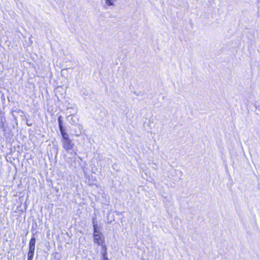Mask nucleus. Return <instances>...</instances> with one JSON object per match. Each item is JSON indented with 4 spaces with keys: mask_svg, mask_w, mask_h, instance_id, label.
Segmentation results:
<instances>
[{
    "mask_svg": "<svg viewBox=\"0 0 260 260\" xmlns=\"http://www.w3.org/2000/svg\"><path fill=\"white\" fill-rule=\"evenodd\" d=\"M139 93V95H143L144 94V93L142 92H140Z\"/></svg>",
    "mask_w": 260,
    "mask_h": 260,
    "instance_id": "a878e982",
    "label": "nucleus"
},
{
    "mask_svg": "<svg viewBox=\"0 0 260 260\" xmlns=\"http://www.w3.org/2000/svg\"><path fill=\"white\" fill-rule=\"evenodd\" d=\"M0 93H1V99L2 102L3 106V107H4L6 102V97L5 96V94L3 93L2 91H1Z\"/></svg>",
    "mask_w": 260,
    "mask_h": 260,
    "instance_id": "4468645a",
    "label": "nucleus"
},
{
    "mask_svg": "<svg viewBox=\"0 0 260 260\" xmlns=\"http://www.w3.org/2000/svg\"><path fill=\"white\" fill-rule=\"evenodd\" d=\"M54 257L57 260H59L61 258V255L59 254V253H58L57 252H55L54 253Z\"/></svg>",
    "mask_w": 260,
    "mask_h": 260,
    "instance_id": "a211bd4d",
    "label": "nucleus"
},
{
    "mask_svg": "<svg viewBox=\"0 0 260 260\" xmlns=\"http://www.w3.org/2000/svg\"><path fill=\"white\" fill-rule=\"evenodd\" d=\"M70 109H73V108H68V110H69Z\"/></svg>",
    "mask_w": 260,
    "mask_h": 260,
    "instance_id": "7c9ffc66",
    "label": "nucleus"
},
{
    "mask_svg": "<svg viewBox=\"0 0 260 260\" xmlns=\"http://www.w3.org/2000/svg\"><path fill=\"white\" fill-rule=\"evenodd\" d=\"M78 158L79 159H80L81 160H82V158H81L80 156H78Z\"/></svg>",
    "mask_w": 260,
    "mask_h": 260,
    "instance_id": "cd10ccee",
    "label": "nucleus"
},
{
    "mask_svg": "<svg viewBox=\"0 0 260 260\" xmlns=\"http://www.w3.org/2000/svg\"><path fill=\"white\" fill-rule=\"evenodd\" d=\"M116 0H106V4L108 6H114V2Z\"/></svg>",
    "mask_w": 260,
    "mask_h": 260,
    "instance_id": "2eb2a0df",
    "label": "nucleus"
},
{
    "mask_svg": "<svg viewBox=\"0 0 260 260\" xmlns=\"http://www.w3.org/2000/svg\"><path fill=\"white\" fill-rule=\"evenodd\" d=\"M114 212L116 213V214L117 215H119L121 214V213H122V212H119L118 211H115Z\"/></svg>",
    "mask_w": 260,
    "mask_h": 260,
    "instance_id": "5701e85b",
    "label": "nucleus"
},
{
    "mask_svg": "<svg viewBox=\"0 0 260 260\" xmlns=\"http://www.w3.org/2000/svg\"><path fill=\"white\" fill-rule=\"evenodd\" d=\"M100 246H101V256L100 258H108V248L106 244V243L100 245Z\"/></svg>",
    "mask_w": 260,
    "mask_h": 260,
    "instance_id": "0eeeda50",
    "label": "nucleus"
},
{
    "mask_svg": "<svg viewBox=\"0 0 260 260\" xmlns=\"http://www.w3.org/2000/svg\"><path fill=\"white\" fill-rule=\"evenodd\" d=\"M100 260H110L109 258H100Z\"/></svg>",
    "mask_w": 260,
    "mask_h": 260,
    "instance_id": "b1692460",
    "label": "nucleus"
},
{
    "mask_svg": "<svg viewBox=\"0 0 260 260\" xmlns=\"http://www.w3.org/2000/svg\"><path fill=\"white\" fill-rule=\"evenodd\" d=\"M59 148L57 145H54L52 148V150L54 153L55 158H56L58 153Z\"/></svg>",
    "mask_w": 260,
    "mask_h": 260,
    "instance_id": "9d476101",
    "label": "nucleus"
},
{
    "mask_svg": "<svg viewBox=\"0 0 260 260\" xmlns=\"http://www.w3.org/2000/svg\"><path fill=\"white\" fill-rule=\"evenodd\" d=\"M77 126H78V131L75 130V132L77 133V134H76L77 135H79L81 134L82 131H83V128L82 125H81L80 124H78Z\"/></svg>",
    "mask_w": 260,
    "mask_h": 260,
    "instance_id": "ddd939ff",
    "label": "nucleus"
},
{
    "mask_svg": "<svg viewBox=\"0 0 260 260\" xmlns=\"http://www.w3.org/2000/svg\"><path fill=\"white\" fill-rule=\"evenodd\" d=\"M74 155H77V153L76 152H74Z\"/></svg>",
    "mask_w": 260,
    "mask_h": 260,
    "instance_id": "c756f323",
    "label": "nucleus"
},
{
    "mask_svg": "<svg viewBox=\"0 0 260 260\" xmlns=\"http://www.w3.org/2000/svg\"><path fill=\"white\" fill-rule=\"evenodd\" d=\"M22 120L26 122V124L27 125L30 126L32 125V122H30V120H28L26 116L25 115V113L24 115H22Z\"/></svg>",
    "mask_w": 260,
    "mask_h": 260,
    "instance_id": "9b49d317",
    "label": "nucleus"
},
{
    "mask_svg": "<svg viewBox=\"0 0 260 260\" xmlns=\"http://www.w3.org/2000/svg\"><path fill=\"white\" fill-rule=\"evenodd\" d=\"M17 114V116H19L20 117V114Z\"/></svg>",
    "mask_w": 260,
    "mask_h": 260,
    "instance_id": "c85d7f7f",
    "label": "nucleus"
},
{
    "mask_svg": "<svg viewBox=\"0 0 260 260\" xmlns=\"http://www.w3.org/2000/svg\"><path fill=\"white\" fill-rule=\"evenodd\" d=\"M68 121L72 124H78V119L74 114H70L67 117Z\"/></svg>",
    "mask_w": 260,
    "mask_h": 260,
    "instance_id": "6e6552de",
    "label": "nucleus"
},
{
    "mask_svg": "<svg viewBox=\"0 0 260 260\" xmlns=\"http://www.w3.org/2000/svg\"><path fill=\"white\" fill-rule=\"evenodd\" d=\"M100 115L102 118L107 117L108 116V112L106 110H103L101 111Z\"/></svg>",
    "mask_w": 260,
    "mask_h": 260,
    "instance_id": "f8f14e48",
    "label": "nucleus"
},
{
    "mask_svg": "<svg viewBox=\"0 0 260 260\" xmlns=\"http://www.w3.org/2000/svg\"><path fill=\"white\" fill-rule=\"evenodd\" d=\"M10 152L9 154L12 155L13 153H14L16 151V147L15 146L12 147L11 146L10 149Z\"/></svg>",
    "mask_w": 260,
    "mask_h": 260,
    "instance_id": "f3484780",
    "label": "nucleus"
},
{
    "mask_svg": "<svg viewBox=\"0 0 260 260\" xmlns=\"http://www.w3.org/2000/svg\"><path fill=\"white\" fill-rule=\"evenodd\" d=\"M92 223L93 225V234L102 232L103 227L101 225L98 224L95 215L92 217Z\"/></svg>",
    "mask_w": 260,
    "mask_h": 260,
    "instance_id": "423d86ee",
    "label": "nucleus"
},
{
    "mask_svg": "<svg viewBox=\"0 0 260 260\" xmlns=\"http://www.w3.org/2000/svg\"><path fill=\"white\" fill-rule=\"evenodd\" d=\"M37 232H36L35 233H33L31 238L29 240L27 260H33L35 249V244L36 242V238L35 237V235L37 234Z\"/></svg>",
    "mask_w": 260,
    "mask_h": 260,
    "instance_id": "7ed1b4c3",
    "label": "nucleus"
},
{
    "mask_svg": "<svg viewBox=\"0 0 260 260\" xmlns=\"http://www.w3.org/2000/svg\"><path fill=\"white\" fill-rule=\"evenodd\" d=\"M57 114H58V113ZM57 116H58L57 122H60V121H63V117H62V116L61 115H57Z\"/></svg>",
    "mask_w": 260,
    "mask_h": 260,
    "instance_id": "aec40b11",
    "label": "nucleus"
},
{
    "mask_svg": "<svg viewBox=\"0 0 260 260\" xmlns=\"http://www.w3.org/2000/svg\"><path fill=\"white\" fill-rule=\"evenodd\" d=\"M134 94H136V95H137V96H139V93H137L136 91H135V92H134Z\"/></svg>",
    "mask_w": 260,
    "mask_h": 260,
    "instance_id": "393cba45",
    "label": "nucleus"
},
{
    "mask_svg": "<svg viewBox=\"0 0 260 260\" xmlns=\"http://www.w3.org/2000/svg\"><path fill=\"white\" fill-rule=\"evenodd\" d=\"M257 8H258V12L259 13L260 15V0L258 1L257 3Z\"/></svg>",
    "mask_w": 260,
    "mask_h": 260,
    "instance_id": "4be33fe9",
    "label": "nucleus"
},
{
    "mask_svg": "<svg viewBox=\"0 0 260 260\" xmlns=\"http://www.w3.org/2000/svg\"><path fill=\"white\" fill-rule=\"evenodd\" d=\"M2 123L4 124L7 123L6 122V117L1 118H0V125H1Z\"/></svg>",
    "mask_w": 260,
    "mask_h": 260,
    "instance_id": "6ab92c4d",
    "label": "nucleus"
},
{
    "mask_svg": "<svg viewBox=\"0 0 260 260\" xmlns=\"http://www.w3.org/2000/svg\"><path fill=\"white\" fill-rule=\"evenodd\" d=\"M61 142L62 147L67 151L73 150L75 143L70 138L68 133L61 134Z\"/></svg>",
    "mask_w": 260,
    "mask_h": 260,
    "instance_id": "f257e3e1",
    "label": "nucleus"
},
{
    "mask_svg": "<svg viewBox=\"0 0 260 260\" xmlns=\"http://www.w3.org/2000/svg\"><path fill=\"white\" fill-rule=\"evenodd\" d=\"M4 117H6L5 112L1 111V112H0V118H4Z\"/></svg>",
    "mask_w": 260,
    "mask_h": 260,
    "instance_id": "412c9836",
    "label": "nucleus"
},
{
    "mask_svg": "<svg viewBox=\"0 0 260 260\" xmlns=\"http://www.w3.org/2000/svg\"><path fill=\"white\" fill-rule=\"evenodd\" d=\"M37 228V223L36 221H34L33 223L32 224L31 230L32 234L35 233L34 232V231L36 230Z\"/></svg>",
    "mask_w": 260,
    "mask_h": 260,
    "instance_id": "dca6fc26",
    "label": "nucleus"
},
{
    "mask_svg": "<svg viewBox=\"0 0 260 260\" xmlns=\"http://www.w3.org/2000/svg\"><path fill=\"white\" fill-rule=\"evenodd\" d=\"M0 127L2 129L4 132V136L6 138V139H10L13 136V134L12 133V129L15 128V125L14 123L11 124H3L2 123L1 125H0Z\"/></svg>",
    "mask_w": 260,
    "mask_h": 260,
    "instance_id": "f03ea898",
    "label": "nucleus"
},
{
    "mask_svg": "<svg viewBox=\"0 0 260 260\" xmlns=\"http://www.w3.org/2000/svg\"><path fill=\"white\" fill-rule=\"evenodd\" d=\"M7 99H8V100L9 101V102H11V99H9V96H7Z\"/></svg>",
    "mask_w": 260,
    "mask_h": 260,
    "instance_id": "bb28decb",
    "label": "nucleus"
},
{
    "mask_svg": "<svg viewBox=\"0 0 260 260\" xmlns=\"http://www.w3.org/2000/svg\"><path fill=\"white\" fill-rule=\"evenodd\" d=\"M58 128L60 133V135L62 134H64L67 132V128L64 125L63 121L58 122Z\"/></svg>",
    "mask_w": 260,
    "mask_h": 260,
    "instance_id": "1a4fd4ad",
    "label": "nucleus"
},
{
    "mask_svg": "<svg viewBox=\"0 0 260 260\" xmlns=\"http://www.w3.org/2000/svg\"><path fill=\"white\" fill-rule=\"evenodd\" d=\"M25 112L19 109H12L11 111V114L13 116V119L12 120L11 123H14L15 127L18 125L17 115L16 114H20V117L22 120V115H24Z\"/></svg>",
    "mask_w": 260,
    "mask_h": 260,
    "instance_id": "39448f33",
    "label": "nucleus"
},
{
    "mask_svg": "<svg viewBox=\"0 0 260 260\" xmlns=\"http://www.w3.org/2000/svg\"><path fill=\"white\" fill-rule=\"evenodd\" d=\"M58 189H56V192H58Z\"/></svg>",
    "mask_w": 260,
    "mask_h": 260,
    "instance_id": "2f4dec72",
    "label": "nucleus"
},
{
    "mask_svg": "<svg viewBox=\"0 0 260 260\" xmlns=\"http://www.w3.org/2000/svg\"><path fill=\"white\" fill-rule=\"evenodd\" d=\"M92 237L93 243L98 246L106 243L105 237L102 232L92 234Z\"/></svg>",
    "mask_w": 260,
    "mask_h": 260,
    "instance_id": "20e7f679",
    "label": "nucleus"
}]
</instances>
